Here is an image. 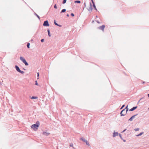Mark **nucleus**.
Masks as SVG:
<instances>
[{
	"label": "nucleus",
	"instance_id": "1",
	"mask_svg": "<svg viewBox=\"0 0 149 149\" xmlns=\"http://www.w3.org/2000/svg\"><path fill=\"white\" fill-rule=\"evenodd\" d=\"M40 122L39 121H37L36 123L33 124L31 126V127L34 131H36L39 126Z\"/></svg>",
	"mask_w": 149,
	"mask_h": 149
},
{
	"label": "nucleus",
	"instance_id": "27",
	"mask_svg": "<svg viewBox=\"0 0 149 149\" xmlns=\"http://www.w3.org/2000/svg\"><path fill=\"white\" fill-rule=\"evenodd\" d=\"M19 72L22 74H24V71H22L21 70H20V71H19Z\"/></svg>",
	"mask_w": 149,
	"mask_h": 149
},
{
	"label": "nucleus",
	"instance_id": "9",
	"mask_svg": "<svg viewBox=\"0 0 149 149\" xmlns=\"http://www.w3.org/2000/svg\"><path fill=\"white\" fill-rule=\"evenodd\" d=\"M15 68L16 70L18 72L20 71V69L19 68V67L17 65H15Z\"/></svg>",
	"mask_w": 149,
	"mask_h": 149
},
{
	"label": "nucleus",
	"instance_id": "3",
	"mask_svg": "<svg viewBox=\"0 0 149 149\" xmlns=\"http://www.w3.org/2000/svg\"><path fill=\"white\" fill-rule=\"evenodd\" d=\"M125 109H123L120 113L121 116H125L127 113V111Z\"/></svg>",
	"mask_w": 149,
	"mask_h": 149
},
{
	"label": "nucleus",
	"instance_id": "31",
	"mask_svg": "<svg viewBox=\"0 0 149 149\" xmlns=\"http://www.w3.org/2000/svg\"><path fill=\"white\" fill-rule=\"evenodd\" d=\"M35 85L37 86L38 85V84L37 81L36 80L35 81Z\"/></svg>",
	"mask_w": 149,
	"mask_h": 149
},
{
	"label": "nucleus",
	"instance_id": "16",
	"mask_svg": "<svg viewBox=\"0 0 149 149\" xmlns=\"http://www.w3.org/2000/svg\"><path fill=\"white\" fill-rule=\"evenodd\" d=\"M31 99H36L38 98V97L37 96H32L31 97Z\"/></svg>",
	"mask_w": 149,
	"mask_h": 149
},
{
	"label": "nucleus",
	"instance_id": "21",
	"mask_svg": "<svg viewBox=\"0 0 149 149\" xmlns=\"http://www.w3.org/2000/svg\"><path fill=\"white\" fill-rule=\"evenodd\" d=\"M66 11V10L65 9H63L61 10V13H64Z\"/></svg>",
	"mask_w": 149,
	"mask_h": 149
},
{
	"label": "nucleus",
	"instance_id": "10",
	"mask_svg": "<svg viewBox=\"0 0 149 149\" xmlns=\"http://www.w3.org/2000/svg\"><path fill=\"white\" fill-rule=\"evenodd\" d=\"M54 24L56 25V26H59V27H61V26H62V25H60V24H58L56 23V21L55 20H54Z\"/></svg>",
	"mask_w": 149,
	"mask_h": 149
},
{
	"label": "nucleus",
	"instance_id": "7",
	"mask_svg": "<svg viewBox=\"0 0 149 149\" xmlns=\"http://www.w3.org/2000/svg\"><path fill=\"white\" fill-rule=\"evenodd\" d=\"M88 10L89 11L90 10L92 11V5L91 3V2L90 3V7L89 9H88Z\"/></svg>",
	"mask_w": 149,
	"mask_h": 149
},
{
	"label": "nucleus",
	"instance_id": "28",
	"mask_svg": "<svg viewBox=\"0 0 149 149\" xmlns=\"http://www.w3.org/2000/svg\"><path fill=\"white\" fill-rule=\"evenodd\" d=\"M118 135H119V136L120 138H121V139H123V138H122V135H121V134H118Z\"/></svg>",
	"mask_w": 149,
	"mask_h": 149
},
{
	"label": "nucleus",
	"instance_id": "26",
	"mask_svg": "<svg viewBox=\"0 0 149 149\" xmlns=\"http://www.w3.org/2000/svg\"><path fill=\"white\" fill-rule=\"evenodd\" d=\"M67 0H63V1L62 3L63 4H64L66 3Z\"/></svg>",
	"mask_w": 149,
	"mask_h": 149
},
{
	"label": "nucleus",
	"instance_id": "45",
	"mask_svg": "<svg viewBox=\"0 0 149 149\" xmlns=\"http://www.w3.org/2000/svg\"><path fill=\"white\" fill-rule=\"evenodd\" d=\"M141 99H142V98L140 99V100H139V102L140 100H141Z\"/></svg>",
	"mask_w": 149,
	"mask_h": 149
},
{
	"label": "nucleus",
	"instance_id": "29",
	"mask_svg": "<svg viewBox=\"0 0 149 149\" xmlns=\"http://www.w3.org/2000/svg\"><path fill=\"white\" fill-rule=\"evenodd\" d=\"M139 128H137L135 129H134V130L135 131H139Z\"/></svg>",
	"mask_w": 149,
	"mask_h": 149
},
{
	"label": "nucleus",
	"instance_id": "40",
	"mask_svg": "<svg viewBox=\"0 0 149 149\" xmlns=\"http://www.w3.org/2000/svg\"><path fill=\"white\" fill-rule=\"evenodd\" d=\"M122 140H123V141L124 142H125V141H126V140H125V139H122Z\"/></svg>",
	"mask_w": 149,
	"mask_h": 149
},
{
	"label": "nucleus",
	"instance_id": "43",
	"mask_svg": "<svg viewBox=\"0 0 149 149\" xmlns=\"http://www.w3.org/2000/svg\"><path fill=\"white\" fill-rule=\"evenodd\" d=\"M148 97H149V93L148 94Z\"/></svg>",
	"mask_w": 149,
	"mask_h": 149
},
{
	"label": "nucleus",
	"instance_id": "20",
	"mask_svg": "<svg viewBox=\"0 0 149 149\" xmlns=\"http://www.w3.org/2000/svg\"><path fill=\"white\" fill-rule=\"evenodd\" d=\"M85 143H86V145H88V146H90L88 142L86 140L85 142Z\"/></svg>",
	"mask_w": 149,
	"mask_h": 149
},
{
	"label": "nucleus",
	"instance_id": "36",
	"mask_svg": "<svg viewBox=\"0 0 149 149\" xmlns=\"http://www.w3.org/2000/svg\"><path fill=\"white\" fill-rule=\"evenodd\" d=\"M91 2L93 3V4H95V3L94 2L93 0H91Z\"/></svg>",
	"mask_w": 149,
	"mask_h": 149
},
{
	"label": "nucleus",
	"instance_id": "37",
	"mask_svg": "<svg viewBox=\"0 0 149 149\" xmlns=\"http://www.w3.org/2000/svg\"><path fill=\"white\" fill-rule=\"evenodd\" d=\"M66 16L68 17L69 16V14H67L66 15Z\"/></svg>",
	"mask_w": 149,
	"mask_h": 149
},
{
	"label": "nucleus",
	"instance_id": "13",
	"mask_svg": "<svg viewBox=\"0 0 149 149\" xmlns=\"http://www.w3.org/2000/svg\"><path fill=\"white\" fill-rule=\"evenodd\" d=\"M50 134L46 132H43V134L46 136H48Z\"/></svg>",
	"mask_w": 149,
	"mask_h": 149
},
{
	"label": "nucleus",
	"instance_id": "25",
	"mask_svg": "<svg viewBox=\"0 0 149 149\" xmlns=\"http://www.w3.org/2000/svg\"><path fill=\"white\" fill-rule=\"evenodd\" d=\"M30 43L29 42H28L27 45V48L28 49L30 48Z\"/></svg>",
	"mask_w": 149,
	"mask_h": 149
},
{
	"label": "nucleus",
	"instance_id": "4",
	"mask_svg": "<svg viewBox=\"0 0 149 149\" xmlns=\"http://www.w3.org/2000/svg\"><path fill=\"white\" fill-rule=\"evenodd\" d=\"M43 26H49V24L48 21L47 20L44 21L43 24Z\"/></svg>",
	"mask_w": 149,
	"mask_h": 149
},
{
	"label": "nucleus",
	"instance_id": "19",
	"mask_svg": "<svg viewBox=\"0 0 149 149\" xmlns=\"http://www.w3.org/2000/svg\"><path fill=\"white\" fill-rule=\"evenodd\" d=\"M74 2L75 3H81V1L79 0H76V1H74Z\"/></svg>",
	"mask_w": 149,
	"mask_h": 149
},
{
	"label": "nucleus",
	"instance_id": "15",
	"mask_svg": "<svg viewBox=\"0 0 149 149\" xmlns=\"http://www.w3.org/2000/svg\"><path fill=\"white\" fill-rule=\"evenodd\" d=\"M97 29H98L101 30H102V25L98 27L97 28Z\"/></svg>",
	"mask_w": 149,
	"mask_h": 149
},
{
	"label": "nucleus",
	"instance_id": "23",
	"mask_svg": "<svg viewBox=\"0 0 149 149\" xmlns=\"http://www.w3.org/2000/svg\"><path fill=\"white\" fill-rule=\"evenodd\" d=\"M93 8H94L95 10H97V9L96 8V6H95V4H93Z\"/></svg>",
	"mask_w": 149,
	"mask_h": 149
},
{
	"label": "nucleus",
	"instance_id": "17",
	"mask_svg": "<svg viewBox=\"0 0 149 149\" xmlns=\"http://www.w3.org/2000/svg\"><path fill=\"white\" fill-rule=\"evenodd\" d=\"M80 140L82 141H84L85 142L86 141V139L84 138L83 137H81V138H80Z\"/></svg>",
	"mask_w": 149,
	"mask_h": 149
},
{
	"label": "nucleus",
	"instance_id": "22",
	"mask_svg": "<svg viewBox=\"0 0 149 149\" xmlns=\"http://www.w3.org/2000/svg\"><path fill=\"white\" fill-rule=\"evenodd\" d=\"M128 105H127V106H126L125 108L124 109H125V111H127L129 110L128 108Z\"/></svg>",
	"mask_w": 149,
	"mask_h": 149
},
{
	"label": "nucleus",
	"instance_id": "14",
	"mask_svg": "<svg viewBox=\"0 0 149 149\" xmlns=\"http://www.w3.org/2000/svg\"><path fill=\"white\" fill-rule=\"evenodd\" d=\"M48 35L49 37H50L51 36V35L50 33V31L49 29H48L47 30Z\"/></svg>",
	"mask_w": 149,
	"mask_h": 149
},
{
	"label": "nucleus",
	"instance_id": "30",
	"mask_svg": "<svg viewBox=\"0 0 149 149\" xmlns=\"http://www.w3.org/2000/svg\"><path fill=\"white\" fill-rule=\"evenodd\" d=\"M125 106V104L123 105L121 107V108H120V109H122Z\"/></svg>",
	"mask_w": 149,
	"mask_h": 149
},
{
	"label": "nucleus",
	"instance_id": "42",
	"mask_svg": "<svg viewBox=\"0 0 149 149\" xmlns=\"http://www.w3.org/2000/svg\"><path fill=\"white\" fill-rule=\"evenodd\" d=\"M84 5L85 6V7L86 6V3H84Z\"/></svg>",
	"mask_w": 149,
	"mask_h": 149
},
{
	"label": "nucleus",
	"instance_id": "32",
	"mask_svg": "<svg viewBox=\"0 0 149 149\" xmlns=\"http://www.w3.org/2000/svg\"><path fill=\"white\" fill-rule=\"evenodd\" d=\"M54 8L55 9L57 8V7L56 5V4H55V5H54Z\"/></svg>",
	"mask_w": 149,
	"mask_h": 149
},
{
	"label": "nucleus",
	"instance_id": "33",
	"mask_svg": "<svg viewBox=\"0 0 149 149\" xmlns=\"http://www.w3.org/2000/svg\"><path fill=\"white\" fill-rule=\"evenodd\" d=\"M39 73L38 72L37 73V77H38V78H37V79H38L39 78L38 77H39Z\"/></svg>",
	"mask_w": 149,
	"mask_h": 149
},
{
	"label": "nucleus",
	"instance_id": "8",
	"mask_svg": "<svg viewBox=\"0 0 149 149\" xmlns=\"http://www.w3.org/2000/svg\"><path fill=\"white\" fill-rule=\"evenodd\" d=\"M137 108V106L134 107L129 110L130 111H132L135 110Z\"/></svg>",
	"mask_w": 149,
	"mask_h": 149
},
{
	"label": "nucleus",
	"instance_id": "44",
	"mask_svg": "<svg viewBox=\"0 0 149 149\" xmlns=\"http://www.w3.org/2000/svg\"><path fill=\"white\" fill-rule=\"evenodd\" d=\"M145 83V82L144 81H143V82L142 83L143 84H144Z\"/></svg>",
	"mask_w": 149,
	"mask_h": 149
},
{
	"label": "nucleus",
	"instance_id": "5",
	"mask_svg": "<svg viewBox=\"0 0 149 149\" xmlns=\"http://www.w3.org/2000/svg\"><path fill=\"white\" fill-rule=\"evenodd\" d=\"M138 115V114H136L132 116L129 119V121H132L133 119H134L135 116H136Z\"/></svg>",
	"mask_w": 149,
	"mask_h": 149
},
{
	"label": "nucleus",
	"instance_id": "18",
	"mask_svg": "<svg viewBox=\"0 0 149 149\" xmlns=\"http://www.w3.org/2000/svg\"><path fill=\"white\" fill-rule=\"evenodd\" d=\"M143 133H144L143 132H142L140 133L139 134L136 135V136H140Z\"/></svg>",
	"mask_w": 149,
	"mask_h": 149
},
{
	"label": "nucleus",
	"instance_id": "2",
	"mask_svg": "<svg viewBox=\"0 0 149 149\" xmlns=\"http://www.w3.org/2000/svg\"><path fill=\"white\" fill-rule=\"evenodd\" d=\"M20 59L25 64V65L28 66L29 65L28 63L27 62L24 57L21 56L20 57Z\"/></svg>",
	"mask_w": 149,
	"mask_h": 149
},
{
	"label": "nucleus",
	"instance_id": "24",
	"mask_svg": "<svg viewBox=\"0 0 149 149\" xmlns=\"http://www.w3.org/2000/svg\"><path fill=\"white\" fill-rule=\"evenodd\" d=\"M70 147H72L73 148H74V149H76L75 148H74L73 146V144L72 143H71L70 145Z\"/></svg>",
	"mask_w": 149,
	"mask_h": 149
},
{
	"label": "nucleus",
	"instance_id": "12",
	"mask_svg": "<svg viewBox=\"0 0 149 149\" xmlns=\"http://www.w3.org/2000/svg\"><path fill=\"white\" fill-rule=\"evenodd\" d=\"M34 14L38 17L39 20H40V17L35 12L34 13Z\"/></svg>",
	"mask_w": 149,
	"mask_h": 149
},
{
	"label": "nucleus",
	"instance_id": "6",
	"mask_svg": "<svg viewBox=\"0 0 149 149\" xmlns=\"http://www.w3.org/2000/svg\"><path fill=\"white\" fill-rule=\"evenodd\" d=\"M119 134L118 132H114L113 133V137H115L116 136H118Z\"/></svg>",
	"mask_w": 149,
	"mask_h": 149
},
{
	"label": "nucleus",
	"instance_id": "39",
	"mask_svg": "<svg viewBox=\"0 0 149 149\" xmlns=\"http://www.w3.org/2000/svg\"><path fill=\"white\" fill-rule=\"evenodd\" d=\"M105 26L104 25H103V31L104 30V28L105 27Z\"/></svg>",
	"mask_w": 149,
	"mask_h": 149
},
{
	"label": "nucleus",
	"instance_id": "34",
	"mask_svg": "<svg viewBox=\"0 0 149 149\" xmlns=\"http://www.w3.org/2000/svg\"><path fill=\"white\" fill-rule=\"evenodd\" d=\"M71 15L72 17H74V15L73 13H71Z\"/></svg>",
	"mask_w": 149,
	"mask_h": 149
},
{
	"label": "nucleus",
	"instance_id": "11",
	"mask_svg": "<svg viewBox=\"0 0 149 149\" xmlns=\"http://www.w3.org/2000/svg\"><path fill=\"white\" fill-rule=\"evenodd\" d=\"M100 21L98 20H95V21H96L97 23L99 24H100L102 22V20L101 19H100Z\"/></svg>",
	"mask_w": 149,
	"mask_h": 149
},
{
	"label": "nucleus",
	"instance_id": "47",
	"mask_svg": "<svg viewBox=\"0 0 149 149\" xmlns=\"http://www.w3.org/2000/svg\"><path fill=\"white\" fill-rule=\"evenodd\" d=\"M148 109L149 110V108H148Z\"/></svg>",
	"mask_w": 149,
	"mask_h": 149
},
{
	"label": "nucleus",
	"instance_id": "35",
	"mask_svg": "<svg viewBox=\"0 0 149 149\" xmlns=\"http://www.w3.org/2000/svg\"><path fill=\"white\" fill-rule=\"evenodd\" d=\"M44 39H42L41 40V42H44Z\"/></svg>",
	"mask_w": 149,
	"mask_h": 149
},
{
	"label": "nucleus",
	"instance_id": "41",
	"mask_svg": "<svg viewBox=\"0 0 149 149\" xmlns=\"http://www.w3.org/2000/svg\"><path fill=\"white\" fill-rule=\"evenodd\" d=\"M94 20H93L92 21V23H94Z\"/></svg>",
	"mask_w": 149,
	"mask_h": 149
},
{
	"label": "nucleus",
	"instance_id": "38",
	"mask_svg": "<svg viewBox=\"0 0 149 149\" xmlns=\"http://www.w3.org/2000/svg\"><path fill=\"white\" fill-rule=\"evenodd\" d=\"M126 129H125L123 132H125L126 130Z\"/></svg>",
	"mask_w": 149,
	"mask_h": 149
},
{
	"label": "nucleus",
	"instance_id": "46",
	"mask_svg": "<svg viewBox=\"0 0 149 149\" xmlns=\"http://www.w3.org/2000/svg\"><path fill=\"white\" fill-rule=\"evenodd\" d=\"M96 17H97V15H96Z\"/></svg>",
	"mask_w": 149,
	"mask_h": 149
}]
</instances>
